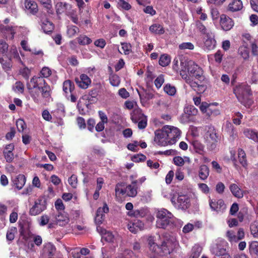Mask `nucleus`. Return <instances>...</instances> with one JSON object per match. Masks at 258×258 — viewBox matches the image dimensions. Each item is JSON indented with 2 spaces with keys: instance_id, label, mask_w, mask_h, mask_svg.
<instances>
[{
  "instance_id": "1",
  "label": "nucleus",
  "mask_w": 258,
  "mask_h": 258,
  "mask_svg": "<svg viewBox=\"0 0 258 258\" xmlns=\"http://www.w3.org/2000/svg\"><path fill=\"white\" fill-rule=\"evenodd\" d=\"M180 136V131L176 127L165 125L155 132L154 141L158 145L165 146L175 144Z\"/></svg>"
},
{
  "instance_id": "2",
  "label": "nucleus",
  "mask_w": 258,
  "mask_h": 258,
  "mask_svg": "<svg viewBox=\"0 0 258 258\" xmlns=\"http://www.w3.org/2000/svg\"><path fill=\"white\" fill-rule=\"evenodd\" d=\"M28 88L34 101L38 102L40 100V93L43 98L50 96V87L42 77H33L28 83Z\"/></svg>"
},
{
  "instance_id": "3",
  "label": "nucleus",
  "mask_w": 258,
  "mask_h": 258,
  "mask_svg": "<svg viewBox=\"0 0 258 258\" xmlns=\"http://www.w3.org/2000/svg\"><path fill=\"white\" fill-rule=\"evenodd\" d=\"M179 70L181 76H182V75L184 74L188 75L190 77L199 78L203 75L202 68L191 60H181Z\"/></svg>"
},
{
  "instance_id": "4",
  "label": "nucleus",
  "mask_w": 258,
  "mask_h": 258,
  "mask_svg": "<svg viewBox=\"0 0 258 258\" xmlns=\"http://www.w3.org/2000/svg\"><path fill=\"white\" fill-rule=\"evenodd\" d=\"M156 226L159 228H166L173 221V214L167 210L162 208L156 210Z\"/></svg>"
},
{
  "instance_id": "5",
  "label": "nucleus",
  "mask_w": 258,
  "mask_h": 258,
  "mask_svg": "<svg viewBox=\"0 0 258 258\" xmlns=\"http://www.w3.org/2000/svg\"><path fill=\"white\" fill-rule=\"evenodd\" d=\"M137 183L138 181L133 180L131 183L126 186L123 183H118L115 187V192L117 195L135 197L138 193Z\"/></svg>"
},
{
  "instance_id": "6",
  "label": "nucleus",
  "mask_w": 258,
  "mask_h": 258,
  "mask_svg": "<svg viewBox=\"0 0 258 258\" xmlns=\"http://www.w3.org/2000/svg\"><path fill=\"white\" fill-rule=\"evenodd\" d=\"M178 242L176 238L173 236H170L163 242L161 245L162 253L160 254H166L170 253L178 246Z\"/></svg>"
},
{
  "instance_id": "7",
  "label": "nucleus",
  "mask_w": 258,
  "mask_h": 258,
  "mask_svg": "<svg viewBox=\"0 0 258 258\" xmlns=\"http://www.w3.org/2000/svg\"><path fill=\"white\" fill-rule=\"evenodd\" d=\"M171 202L175 208L181 210H185L190 206L189 199L187 196L185 195H179L176 201L174 197H172Z\"/></svg>"
},
{
  "instance_id": "8",
  "label": "nucleus",
  "mask_w": 258,
  "mask_h": 258,
  "mask_svg": "<svg viewBox=\"0 0 258 258\" xmlns=\"http://www.w3.org/2000/svg\"><path fill=\"white\" fill-rule=\"evenodd\" d=\"M46 208V202L42 197H40L34 202V205L30 208L29 214L32 216H36L44 211Z\"/></svg>"
},
{
  "instance_id": "9",
  "label": "nucleus",
  "mask_w": 258,
  "mask_h": 258,
  "mask_svg": "<svg viewBox=\"0 0 258 258\" xmlns=\"http://www.w3.org/2000/svg\"><path fill=\"white\" fill-rule=\"evenodd\" d=\"M54 218V222H51L48 224V228H53L55 225L60 226H65L70 221L68 214L64 212H58V214L55 216Z\"/></svg>"
},
{
  "instance_id": "10",
  "label": "nucleus",
  "mask_w": 258,
  "mask_h": 258,
  "mask_svg": "<svg viewBox=\"0 0 258 258\" xmlns=\"http://www.w3.org/2000/svg\"><path fill=\"white\" fill-rule=\"evenodd\" d=\"M233 91L239 101H242L241 100L244 96L250 94V87L245 83H241L236 86L234 88Z\"/></svg>"
},
{
  "instance_id": "11",
  "label": "nucleus",
  "mask_w": 258,
  "mask_h": 258,
  "mask_svg": "<svg viewBox=\"0 0 258 258\" xmlns=\"http://www.w3.org/2000/svg\"><path fill=\"white\" fill-rule=\"evenodd\" d=\"M132 119L134 122H138V127L143 129L147 126V119L141 110H138L134 112L132 116Z\"/></svg>"
},
{
  "instance_id": "12",
  "label": "nucleus",
  "mask_w": 258,
  "mask_h": 258,
  "mask_svg": "<svg viewBox=\"0 0 258 258\" xmlns=\"http://www.w3.org/2000/svg\"><path fill=\"white\" fill-rule=\"evenodd\" d=\"M216 41L213 32H208L204 37V48L205 50H211L216 47Z\"/></svg>"
},
{
  "instance_id": "13",
  "label": "nucleus",
  "mask_w": 258,
  "mask_h": 258,
  "mask_svg": "<svg viewBox=\"0 0 258 258\" xmlns=\"http://www.w3.org/2000/svg\"><path fill=\"white\" fill-rule=\"evenodd\" d=\"M209 205L211 210L218 214L223 213L226 209V206L222 200L217 201L210 200Z\"/></svg>"
},
{
  "instance_id": "14",
  "label": "nucleus",
  "mask_w": 258,
  "mask_h": 258,
  "mask_svg": "<svg viewBox=\"0 0 258 258\" xmlns=\"http://www.w3.org/2000/svg\"><path fill=\"white\" fill-rule=\"evenodd\" d=\"M15 27L12 25H0V32L7 39H12L15 34Z\"/></svg>"
},
{
  "instance_id": "15",
  "label": "nucleus",
  "mask_w": 258,
  "mask_h": 258,
  "mask_svg": "<svg viewBox=\"0 0 258 258\" xmlns=\"http://www.w3.org/2000/svg\"><path fill=\"white\" fill-rule=\"evenodd\" d=\"M128 230L133 233H136L138 231L143 230L144 224L138 219H135L128 224Z\"/></svg>"
},
{
  "instance_id": "16",
  "label": "nucleus",
  "mask_w": 258,
  "mask_h": 258,
  "mask_svg": "<svg viewBox=\"0 0 258 258\" xmlns=\"http://www.w3.org/2000/svg\"><path fill=\"white\" fill-rule=\"evenodd\" d=\"M109 211L107 205L104 204L102 207H100L97 209L95 221L96 224H101L104 219L105 213H107Z\"/></svg>"
},
{
  "instance_id": "17",
  "label": "nucleus",
  "mask_w": 258,
  "mask_h": 258,
  "mask_svg": "<svg viewBox=\"0 0 258 258\" xmlns=\"http://www.w3.org/2000/svg\"><path fill=\"white\" fill-rule=\"evenodd\" d=\"M75 81L80 88L84 89L88 88L91 83V79L86 74L81 75L80 78H76Z\"/></svg>"
},
{
  "instance_id": "18",
  "label": "nucleus",
  "mask_w": 258,
  "mask_h": 258,
  "mask_svg": "<svg viewBox=\"0 0 258 258\" xmlns=\"http://www.w3.org/2000/svg\"><path fill=\"white\" fill-rule=\"evenodd\" d=\"M220 25L224 30L228 31L233 26L234 22L229 17L223 14L220 16Z\"/></svg>"
},
{
  "instance_id": "19",
  "label": "nucleus",
  "mask_w": 258,
  "mask_h": 258,
  "mask_svg": "<svg viewBox=\"0 0 258 258\" xmlns=\"http://www.w3.org/2000/svg\"><path fill=\"white\" fill-rule=\"evenodd\" d=\"M5 56H6L7 58L10 59V60L14 58L17 61L22 63L19 56L17 47L14 45H13L10 47L9 51H8V52Z\"/></svg>"
},
{
  "instance_id": "20",
  "label": "nucleus",
  "mask_w": 258,
  "mask_h": 258,
  "mask_svg": "<svg viewBox=\"0 0 258 258\" xmlns=\"http://www.w3.org/2000/svg\"><path fill=\"white\" fill-rule=\"evenodd\" d=\"M224 130L229 136L230 140L233 141L237 137L236 132L234 129V126L230 122L227 121L226 122Z\"/></svg>"
},
{
  "instance_id": "21",
  "label": "nucleus",
  "mask_w": 258,
  "mask_h": 258,
  "mask_svg": "<svg viewBox=\"0 0 258 258\" xmlns=\"http://www.w3.org/2000/svg\"><path fill=\"white\" fill-rule=\"evenodd\" d=\"M244 136L255 142H258V132L253 129L245 128L243 131Z\"/></svg>"
},
{
  "instance_id": "22",
  "label": "nucleus",
  "mask_w": 258,
  "mask_h": 258,
  "mask_svg": "<svg viewBox=\"0 0 258 258\" xmlns=\"http://www.w3.org/2000/svg\"><path fill=\"white\" fill-rule=\"evenodd\" d=\"M243 7L242 3L240 0H233L229 3L228 10L231 12L240 11Z\"/></svg>"
},
{
  "instance_id": "23",
  "label": "nucleus",
  "mask_w": 258,
  "mask_h": 258,
  "mask_svg": "<svg viewBox=\"0 0 258 258\" xmlns=\"http://www.w3.org/2000/svg\"><path fill=\"white\" fill-rule=\"evenodd\" d=\"M26 178L23 174H19L13 180L14 184L18 189H21L26 183Z\"/></svg>"
},
{
  "instance_id": "24",
  "label": "nucleus",
  "mask_w": 258,
  "mask_h": 258,
  "mask_svg": "<svg viewBox=\"0 0 258 258\" xmlns=\"http://www.w3.org/2000/svg\"><path fill=\"white\" fill-rule=\"evenodd\" d=\"M211 252L216 256H221L226 252V249L217 243L213 244L211 247Z\"/></svg>"
},
{
  "instance_id": "25",
  "label": "nucleus",
  "mask_w": 258,
  "mask_h": 258,
  "mask_svg": "<svg viewBox=\"0 0 258 258\" xmlns=\"http://www.w3.org/2000/svg\"><path fill=\"white\" fill-rule=\"evenodd\" d=\"M25 7L29 13L35 14L37 12V4L32 0H25Z\"/></svg>"
},
{
  "instance_id": "26",
  "label": "nucleus",
  "mask_w": 258,
  "mask_h": 258,
  "mask_svg": "<svg viewBox=\"0 0 258 258\" xmlns=\"http://www.w3.org/2000/svg\"><path fill=\"white\" fill-rule=\"evenodd\" d=\"M209 167L206 165H202L199 167V176L201 180H206L209 175Z\"/></svg>"
},
{
  "instance_id": "27",
  "label": "nucleus",
  "mask_w": 258,
  "mask_h": 258,
  "mask_svg": "<svg viewBox=\"0 0 258 258\" xmlns=\"http://www.w3.org/2000/svg\"><path fill=\"white\" fill-rule=\"evenodd\" d=\"M149 31L153 34L162 35L164 33L165 30L162 25L155 23L152 25L149 28Z\"/></svg>"
},
{
  "instance_id": "28",
  "label": "nucleus",
  "mask_w": 258,
  "mask_h": 258,
  "mask_svg": "<svg viewBox=\"0 0 258 258\" xmlns=\"http://www.w3.org/2000/svg\"><path fill=\"white\" fill-rule=\"evenodd\" d=\"M229 189L234 197L237 198H242L243 197V191L237 184L235 183L231 184L229 186Z\"/></svg>"
},
{
  "instance_id": "29",
  "label": "nucleus",
  "mask_w": 258,
  "mask_h": 258,
  "mask_svg": "<svg viewBox=\"0 0 258 258\" xmlns=\"http://www.w3.org/2000/svg\"><path fill=\"white\" fill-rule=\"evenodd\" d=\"M53 115L57 118H60L65 115L64 107L63 104L58 103L56 104V108L51 111Z\"/></svg>"
},
{
  "instance_id": "30",
  "label": "nucleus",
  "mask_w": 258,
  "mask_h": 258,
  "mask_svg": "<svg viewBox=\"0 0 258 258\" xmlns=\"http://www.w3.org/2000/svg\"><path fill=\"white\" fill-rule=\"evenodd\" d=\"M205 138L208 143H213L216 140L217 136L215 130L213 127H209V130L205 135Z\"/></svg>"
},
{
  "instance_id": "31",
  "label": "nucleus",
  "mask_w": 258,
  "mask_h": 258,
  "mask_svg": "<svg viewBox=\"0 0 258 258\" xmlns=\"http://www.w3.org/2000/svg\"><path fill=\"white\" fill-rule=\"evenodd\" d=\"M196 29L201 33L207 35L208 32H213L210 29L207 28L203 23L198 20L195 23Z\"/></svg>"
},
{
  "instance_id": "32",
  "label": "nucleus",
  "mask_w": 258,
  "mask_h": 258,
  "mask_svg": "<svg viewBox=\"0 0 258 258\" xmlns=\"http://www.w3.org/2000/svg\"><path fill=\"white\" fill-rule=\"evenodd\" d=\"M42 29L46 33L51 32L54 29L53 23L47 20H44L42 23Z\"/></svg>"
},
{
  "instance_id": "33",
  "label": "nucleus",
  "mask_w": 258,
  "mask_h": 258,
  "mask_svg": "<svg viewBox=\"0 0 258 258\" xmlns=\"http://www.w3.org/2000/svg\"><path fill=\"white\" fill-rule=\"evenodd\" d=\"M238 157L239 163L243 167H246L247 165L246 154L242 149H239L238 150Z\"/></svg>"
},
{
  "instance_id": "34",
  "label": "nucleus",
  "mask_w": 258,
  "mask_h": 258,
  "mask_svg": "<svg viewBox=\"0 0 258 258\" xmlns=\"http://www.w3.org/2000/svg\"><path fill=\"white\" fill-rule=\"evenodd\" d=\"M184 113L186 117H188L190 116H195L198 113V109L192 105L186 106L184 110Z\"/></svg>"
},
{
  "instance_id": "35",
  "label": "nucleus",
  "mask_w": 258,
  "mask_h": 258,
  "mask_svg": "<svg viewBox=\"0 0 258 258\" xmlns=\"http://www.w3.org/2000/svg\"><path fill=\"white\" fill-rule=\"evenodd\" d=\"M148 244L150 250L155 253H160L161 250V247H159L154 242V240L152 237H150L148 239Z\"/></svg>"
},
{
  "instance_id": "36",
  "label": "nucleus",
  "mask_w": 258,
  "mask_h": 258,
  "mask_svg": "<svg viewBox=\"0 0 258 258\" xmlns=\"http://www.w3.org/2000/svg\"><path fill=\"white\" fill-rule=\"evenodd\" d=\"M55 248L51 243H47L44 244L43 247V252L48 255H52L54 253Z\"/></svg>"
},
{
  "instance_id": "37",
  "label": "nucleus",
  "mask_w": 258,
  "mask_h": 258,
  "mask_svg": "<svg viewBox=\"0 0 258 258\" xmlns=\"http://www.w3.org/2000/svg\"><path fill=\"white\" fill-rule=\"evenodd\" d=\"M0 63L2 65L3 68L6 71H9L12 67L11 60L7 58L6 56H0Z\"/></svg>"
},
{
  "instance_id": "38",
  "label": "nucleus",
  "mask_w": 258,
  "mask_h": 258,
  "mask_svg": "<svg viewBox=\"0 0 258 258\" xmlns=\"http://www.w3.org/2000/svg\"><path fill=\"white\" fill-rule=\"evenodd\" d=\"M182 78L184 79L186 83L189 85V86L195 91L197 88L199 84L196 82L193 81L191 78L187 75L183 74L181 76Z\"/></svg>"
},
{
  "instance_id": "39",
  "label": "nucleus",
  "mask_w": 258,
  "mask_h": 258,
  "mask_svg": "<svg viewBox=\"0 0 258 258\" xmlns=\"http://www.w3.org/2000/svg\"><path fill=\"white\" fill-rule=\"evenodd\" d=\"M250 230L253 237L258 238V221H254L250 224Z\"/></svg>"
},
{
  "instance_id": "40",
  "label": "nucleus",
  "mask_w": 258,
  "mask_h": 258,
  "mask_svg": "<svg viewBox=\"0 0 258 258\" xmlns=\"http://www.w3.org/2000/svg\"><path fill=\"white\" fill-rule=\"evenodd\" d=\"M74 89V84L70 80H67L63 82V90L66 93H72Z\"/></svg>"
},
{
  "instance_id": "41",
  "label": "nucleus",
  "mask_w": 258,
  "mask_h": 258,
  "mask_svg": "<svg viewBox=\"0 0 258 258\" xmlns=\"http://www.w3.org/2000/svg\"><path fill=\"white\" fill-rule=\"evenodd\" d=\"M79 44L82 45H88L92 42V40L84 35H81L77 38Z\"/></svg>"
},
{
  "instance_id": "42",
  "label": "nucleus",
  "mask_w": 258,
  "mask_h": 258,
  "mask_svg": "<svg viewBox=\"0 0 258 258\" xmlns=\"http://www.w3.org/2000/svg\"><path fill=\"white\" fill-rule=\"evenodd\" d=\"M79 32V29L76 26L71 25L67 27V35L70 38L74 37Z\"/></svg>"
},
{
  "instance_id": "43",
  "label": "nucleus",
  "mask_w": 258,
  "mask_h": 258,
  "mask_svg": "<svg viewBox=\"0 0 258 258\" xmlns=\"http://www.w3.org/2000/svg\"><path fill=\"white\" fill-rule=\"evenodd\" d=\"M202 247L199 245H195L191 250V255L189 258H199L202 252Z\"/></svg>"
},
{
  "instance_id": "44",
  "label": "nucleus",
  "mask_w": 258,
  "mask_h": 258,
  "mask_svg": "<svg viewBox=\"0 0 258 258\" xmlns=\"http://www.w3.org/2000/svg\"><path fill=\"white\" fill-rule=\"evenodd\" d=\"M238 53L244 59L246 60L249 58V50L246 46H241L239 47L238 49Z\"/></svg>"
},
{
  "instance_id": "45",
  "label": "nucleus",
  "mask_w": 258,
  "mask_h": 258,
  "mask_svg": "<svg viewBox=\"0 0 258 258\" xmlns=\"http://www.w3.org/2000/svg\"><path fill=\"white\" fill-rule=\"evenodd\" d=\"M170 60L169 56L167 54H163L160 57L159 63L161 66L165 67L169 64Z\"/></svg>"
},
{
  "instance_id": "46",
  "label": "nucleus",
  "mask_w": 258,
  "mask_h": 258,
  "mask_svg": "<svg viewBox=\"0 0 258 258\" xmlns=\"http://www.w3.org/2000/svg\"><path fill=\"white\" fill-rule=\"evenodd\" d=\"M248 248L250 254H255V255L258 254V242L254 241L250 242Z\"/></svg>"
},
{
  "instance_id": "47",
  "label": "nucleus",
  "mask_w": 258,
  "mask_h": 258,
  "mask_svg": "<svg viewBox=\"0 0 258 258\" xmlns=\"http://www.w3.org/2000/svg\"><path fill=\"white\" fill-rule=\"evenodd\" d=\"M109 82L112 86L117 87L120 84L119 77L116 74H112L109 77Z\"/></svg>"
},
{
  "instance_id": "48",
  "label": "nucleus",
  "mask_w": 258,
  "mask_h": 258,
  "mask_svg": "<svg viewBox=\"0 0 258 258\" xmlns=\"http://www.w3.org/2000/svg\"><path fill=\"white\" fill-rule=\"evenodd\" d=\"M192 146L197 153L202 154L204 146L201 143L198 141H194L192 142Z\"/></svg>"
},
{
  "instance_id": "49",
  "label": "nucleus",
  "mask_w": 258,
  "mask_h": 258,
  "mask_svg": "<svg viewBox=\"0 0 258 258\" xmlns=\"http://www.w3.org/2000/svg\"><path fill=\"white\" fill-rule=\"evenodd\" d=\"M164 91L166 93L170 96H173L176 93L175 87L171 85L170 84H167L164 87Z\"/></svg>"
},
{
  "instance_id": "50",
  "label": "nucleus",
  "mask_w": 258,
  "mask_h": 258,
  "mask_svg": "<svg viewBox=\"0 0 258 258\" xmlns=\"http://www.w3.org/2000/svg\"><path fill=\"white\" fill-rule=\"evenodd\" d=\"M17 233V228L16 227H11V228H10L7 232V235H6V238H7V239L9 241H12L14 238H15V234Z\"/></svg>"
},
{
  "instance_id": "51",
  "label": "nucleus",
  "mask_w": 258,
  "mask_h": 258,
  "mask_svg": "<svg viewBox=\"0 0 258 258\" xmlns=\"http://www.w3.org/2000/svg\"><path fill=\"white\" fill-rule=\"evenodd\" d=\"M206 115L208 116H211V115L217 116L220 113L219 110L215 108L213 105H210L209 109H208Z\"/></svg>"
},
{
  "instance_id": "52",
  "label": "nucleus",
  "mask_w": 258,
  "mask_h": 258,
  "mask_svg": "<svg viewBox=\"0 0 258 258\" xmlns=\"http://www.w3.org/2000/svg\"><path fill=\"white\" fill-rule=\"evenodd\" d=\"M121 51H119V52L122 53H123L124 54H128L131 52V46L130 44L127 43H121Z\"/></svg>"
},
{
  "instance_id": "53",
  "label": "nucleus",
  "mask_w": 258,
  "mask_h": 258,
  "mask_svg": "<svg viewBox=\"0 0 258 258\" xmlns=\"http://www.w3.org/2000/svg\"><path fill=\"white\" fill-rule=\"evenodd\" d=\"M194 47V45L191 42H183L179 45V48L181 50H193Z\"/></svg>"
},
{
  "instance_id": "54",
  "label": "nucleus",
  "mask_w": 258,
  "mask_h": 258,
  "mask_svg": "<svg viewBox=\"0 0 258 258\" xmlns=\"http://www.w3.org/2000/svg\"><path fill=\"white\" fill-rule=\"evenodd\" d=\"M18 209L15 208L13 211L10 214V222L11 223H15L18 219Z\"/></svg>"
},
{
  "instance_id": "55",
  "label": "nucleus",
  "mask_w": 258,
  "mask_h": 258,
  "mask_svg": "<svg viewBox=\"0 0 258 258\" xmlns=\"http://www.w3.org/2000/svg\"><path fill=\"white\" fill-rule=\"evenodd\" d=\"M164 82V76L163 75H161L155 79L154 84L156 88L159 89L162 86Z\"/></svg>"
},
{
  "instance_id": "56",
  "label": "nucleus",
  "mask_w": 258,
  "mask_h": 258,
  "mask_svg": "<svg viewBox=\"0 0 258 258\" xmlns=\"http://www.w3.org/2000/svg\"><path fill=\"white\" fill-rule=\"evenodd\" d=\"M16 125L18 131L20 132H22L26 127L24 121L21 119H19L17 120Z\"/></svg>"
},
{
  "instance_id": "57",
  "label": "nucleus",
  "mask_w": 258,
  "mask_h": 258,
  "mask_svg": "<svg viewBox=\"0 0 258 258\" xmlns=\"http://www.w3.org/2000/svg\"><path fill=\"white\" fill-rule=\"evenodd\" d=\"M40 74L41 75L40 77L43 79V78H48L51 75V71L48 67H43L40 72Z\"/></svg>"
},
{
  "instance_id": "58",
  "label": "nucleus",
  "mask_w": 258,
  "mask_h": 258,
  "mask_svg": "<svg viewBox=\"0 0 258 258\" xmlns=\"http://www.w3.org/2000/svg\"><path fill=\"white\" fill-rule=\"evenodd\" d=\"M49 217L47 215H43L41 216L40 218L39 225L41 226H44L47 224H49Z\"/></svg>"
},
{
  "instance_id": "59",
  "label": "nucleus",
  "mask_w": 258,
  "mask_h": 258,
  "mask_svg": "<svg viewBox=\"0 0 258 258\" xmlns=\"http://www.w3.org/2000/svg\"><path fill=\"white\" fill-rule=\"evenodd\" d=\"M56 12L58 14H61L66 10V4L57 3L56 5Z\"/></svg>"
},
{
  "instance_id": "60",
  "label": "nucleus",
  "mask_w": 258,
  "mask_h": 258,
  "mask_svg": "<svg viewBox=\"0 0 258 258\" xmlns=\"http://www.w3.org/2000/svg\"><path fill=\"white\" fill-rule=\"evenodd\" d=\"M14 91L18 93H23L24 91V85L20 82H17L13 87Z\"/></svg>"
},
{
  "instance_id": "61",
  "label": "nucleus",
  "mask_w": 258,
  "mask_h": 258,
  "mask_svg": "<svg viewBox=\"0 0 258 258\" xmlns=\"http://www.w3.org/2000/svg\"><path fill=\"white\" fill-rule=\"evenodd\" d=\"M146 157L142 154H137L132 157V160L135 162L144 161L146 160Z\"/></svg>"
},
{
  "instance_id": "62",
  "label": "nucleus",
  "mask_w": 258,
  "mask_h": 258,
  "mask_svg": "<svg viewBox=\"0 0 258 258\" xmlns=\"http://www.w3.org/2000/svg\"><path fill=\"white\" fill-rule=\"evenodd\" d=\"M173 160L174 164L178 166H182L185 163L184 160L180 156L174 157Z\"/></svg>"
},
{
  "instance_id": "63",
  "label": "nucleus",
  "mask_w": 258,
  "mask_h": 258,
  "mask_svg": "<svg viewBox=\"0 0 258 258\" xmlns=\"http://www.w3.org/2000/svg\"><path fill=\"white\" fill-rule=\"evenodd\" d=\"M103 237L106 241L109 242H113L114 239V235L109 231H105L103 234Z\"/></svg>"
},
{
  "instance_id": "64",
  "label": "nucleus",
  "mask_w": 258,
  "mask_h": 258,
  "mask_svg": "<svg viewBox=\"0 0 258 258\" xmlns=\"http://www.w3.org/2000/svg\"><path fill=\"white\" fill-rule=\"evenodd\" d=\"M70 185L73 188H76L77 186V178L75 175H72L68 179Z\"/></svg>"
}]
</instances>
